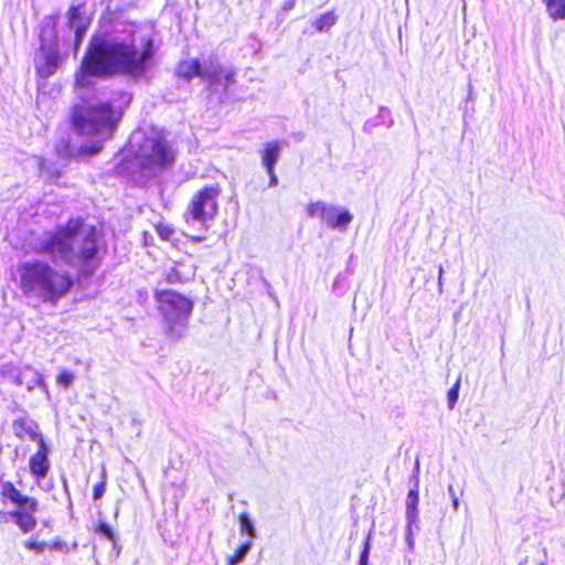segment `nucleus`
I'll list each match as a JSON object with an SVG mask.
<instances>
[{
  "label": "nucleus",
  "instance_id": "20e7f679",
  "mask_svg": "<svg viewBox=\"0 0 565 565\" xmlns=\"http://www.w3.org/2000/svg\"><path fill=\"white\" fill-rule=\"evenodd\" d=\"M120 114L107 102H93L77 108L74 113V126L81 135L94 137L98 145L84 147L83 151L95 154L100 151L102 142L111 138Z\"/></svg>",
  "mask_w": 565,
  "mask_h": 565
},
{
  "label": "nucleus",
  "instance_id": "c9c22d12",
  "mask_svg": "<svg viewBox=\"0 0 565 565\" xmlns=\"http://www.w3.org/2000/svg\"><path fill=\"white\" fill-rule=\"evenodd\" d=\"M6 516V513L0 512V521Z\"/></svg>",
  "mask_w": 565,
  "mask_h": 565
},
{
  "label": "nucleus",
  "instance_id": "cd10ccee",
  "mask_svg": "<svg viewBox=\"0 0 565 565\" xmlns=\"http://www.w3.org/2000/svg\"><path fill=\"white\" fill-rule=\"evenodd\" d=\"M369 552H370V544H369V541H366L364 543V547L360 555L359 565H367Z\"/></svg>",
  "mask_w": 565,
  "mask_h": 565
},
{
  "label": "nucleus",
  "instance_id": "7ed1b4c3",
  "mask_svg": "<svg viewBox=\"0 0 565 565\" xmlns=\"http://www.w3.org/2000/svg\"><path fill=\"white\" fill-rule=\"evenodd\" d=\"M15 281L26 298L49 303H56L73 285L67 273L40 259L20 263L15 270Z\"/></svg>",
  "mask_w": 565,
  "mask_h": 565
},
{
  "label": "nucleus",
  "instance_id": "4c0bfd02",
  "mask_svg": "<svg viewBox=\"0 0 565 565\" xmlns=\"http://www.w3.org/2000/svg\"><path fill=\"white\" fill-rule=\"evenodd\" d=\"M12 494L18 495V494H19V492H18V491H15V490H13V493H12Z\"/></svg>",
  "mask_w": 565,
  "mask_h": 565
},
{
  "label": "nucleus",
  "instance_id": "1a4fd4ad",
  "mask_svg": "<svg viewBox=\"0 0 565 565\" xmlns=\"http://www.w3.org/2000/svg\"><path fill=\"white\" fill-rule=\"evenodd\" d=\"M306 212L309 217H318L329 227L340 232L347 231L353 220V215L348 210H340L338 206L324 201L309 203Z\"/></svg>",
  "mask_w": 565,
  "mask_h": 565
},
{
  "label": "nucleus",
  "instance_id": "f257e3e1",
  "mask_svg": "<svg viewBox=\"0 0 565 565\" xmlns=\"http://www.w3.org/2000/svg\"><path fill=\"white\" fill-rule=\"evenodd\" d=\"M156 53L151 35L131 29L126 36L94 39L83 60L77 85H88L87 76L126 75L134 79L147 77Z\"/></svg>",
  "mask_w": 565,
  "mask_h": 565
},
{
  "label": "nucleus",
  "instance_id": "f8f14e48",
  "mask_svg": "<svg viewBox=\"0 0 565 565\" xmlns=\"http://www.w3.org/2000/svg\"><path fill=\"white\" fill-rule=\"evenodd\" d=\"M11 502L17 504V509L10 512V515L14 519L17 525L22 532H31L35 525L36 520L33 516L35 510V501L30 497H8Z\"/></svg>",
  "mask_w": 565,
  "mask_h": 565
},
{
  "label": "nucleus",
  "instance_id": "dca6fc26",
  "mask_svg": "<svg viewBox=\"0 0 565 565\" xmlns=\"http://www.w3.org/2000/svg\"><path fill=\"white\" fill-rule=\"evenodd\" d=\"M284 142L270 141L264 145V149L260 151L262 163L267 172H270V168H275V164L280 158V151Z\"/></svg>",
  "mask_w": 565,
  "mask_h": 565
},
{
  "label": "nucleus",
  "instance_id": "393cba45",
  "mask_svg": "<svg viewBox=\"0 0 565 565\" xmlns=\"http://www.w3.org/2000/svg\"><path fill=\"white\" fill-rule=\"evenodd\" d=\"M24 546L28 550L35 551L36 553H41L46 548V542H38L34 539H29L24 542Z\"/></svg>",
  "mask_w": 565,
  "mask_h": 565
},
{
  "label": "nucleus",
  "instance_id": "7c9ffc66",
  "mask_svg": "<svg viewBox=\"0 0 565 565\" xmlns=\"http://www.w3.org/2000/svg\"><path fill=\"white\" fill-rule=\"evenodd\" d=\"M443 275H444V269L443 267L440 266L439 267V273H438V286H439V289L441 290V287H443Z\"/></svg>",
  "mask_w": 565,
  "mask_h": 565
},
{
  "label": "nucleus",
  "instance_id": "b1692460",
  "mask_svg": "<svg viewBox=\"0 0 565 565\" xmlns=\"http://www.w3.org/2000/svg\"><path fill=\"white\" fill-rule=\"evenodd\" d=\"M459 387H460V382L457 381V383L448 391L447 399H448L449 409H452L458 401Z\"/></svg>",
  "mask_w": 565,
  "mask_h": 565
},
{
  "label": "nucleus",
  "instance_id": "58836bf2",
  "mask_svg": "<svg viewBox=\"0 0 565 565\" xmlns=\"http://www.w3.org/2000/svg\"><path fill=\"white\" fill-rule=\"evenodd\" d=\"M454 504H455V507H457V504H458L457 499L454 500Z\"/></svg>",
  "mask_w": 565,
  "mask_h": 565
},
{
  "label": "nucleus",
  "instance_id": "4be33fe9",
  "mask_svg": "<svg viewBox=\"0 0 565 565\" xmlns=\"http://www.w3.org/2000/svg\"><path fill=\"white\" fill-rule=\"evenodd\" d=\"M239 530L242 534H247L250 537L255 536L253 523L246 512L239 514Z\"/></svg>",
  "mask_w": 565,
  "mask_h": 565
},
{
  "label": "nucleus",
  "instance_id": "412c9836",
  "mask_svg": "<svg viewBox=\"0 0 565 565\" xmlns=\"http://www.w3.org/2000/svg\"><path fill=\"white\" fill-rule=\"evenodd\" d=\"M418 505V497H411V499L407 502V520H408V529L416 522L418 516L417 511Z\"/></svg>",
  "mask_w": 565,
  "mask_h": 565
},
{
  "label": "nucleus",
  "instance_id": "0eeeda50",
  "mask_svg": "<svg viewBox=\"0 0 565 565\" xmlns=\"http://www.w3.org/2000/svg\"><path fill=\"white\" fill-rule=\"evenodd\" d=\"M62 61L54 26L45 25L40 33V49L35 56L36 72L42 78H47L57 71Z\"/></svg>",
  "mask_w": 565,
  "mask_h": 565
},
{
  "label": "nucleus",
  "instance_id": "2eb2a0df",
  "mask_svg": "<svg viewBox=\"0 0 565 565\" xmlns=\"http://www.w3.org/2000/svg\"><path fill=\"white\" fill-rule=\"evenodd\" d=\"M39 450L31 456L29 465L30 470L38 477H44L49 470V447L43 438H40Z\"/></svg>",
  "mask_w": 565,
  "mask_h": 565
},
{
  "label": "nucleus",
  "instance_id": "6e6552de",
  "mask_svg": "<svg viewBox=\"0 0 565 565\" xmlns=\"http://www.w3.org/2000/svg\"><path fill=\"white\" fill-rule=\"evenodd\" d=\"M220 193L218 185L205 186L195 193L184 214L185 221L204 225L213 220L217 213Z\"/></svg>",
  "mask_w": 565,
  "mask_h": 565
},
{
  "label": "nucleus",
  "instance_id": "f704fd0d",
  "mask_svg": "<svg viewBox=\"0 0 565 565\" xmlns=\"http://www.w3.org/2000/svg\"><path fill=\"white\" fill-rule=\"evenodd\" d=\"M408 494H409V495L417 494V491H415V490H411V491L408 492Z\"/></svg>",
  "mask_w": 565,
  "mask_h": 565
},
{
  "label": "nucleus",
  "instance_id": "6ab92c4d",
  "mask_svg": "<svg viewBox=\"0 0 565 565\" xmlns=\"http://www.w3.org/2000/svg\"><path fill=\"white\" fill-rule=\"evenodd\" d=\"M250 546H252V540L250 539H248L245 542H243L242 544H239L234 550V552L231 555L227 556L226 564L227 565H236L239 562H242L243 558L245 557V555L247 554V552L249 551Z\"/></svg>",
  "mask_w": 565,
  "mask_h": 565
},
{
  "label": "nucleus",
  "instance_id": "f3484780",
  "mask_svg": "<svg viewBox=\"0 0 565 565\" xmlns=\"http://www.w3.org/2000/svg\"><path fill=\"white\" fill-rule=\"evenodd\" d=\"M202 62L196 58L184 60L179 63L177 73L180 77L192 79L201 77Z\"/></svg>",
  "mask_w": 565,
  "mask_h": 565
},
{
  "label": "nucleus",
  "instance_id": "ddd939ff",
  "mask_svg": "<svg viewBox=\"0 0 565 565\" xmlns=\"http://www.w3.org/2000/svg\"><path fill=\"white\" fill-rule=\"evenodd\" d=\"M68 26L75 32V50L81 45L90 19L81 11L79 7H72L67 12Z\"/></svg>",
  "mask_w": 565,
  "mask_h": 565
},
{
  "label": "nucleus",
  "instance_id": "2f4dec72",
  "mask_svg": "<svg viewBox=\"0 0 565 565\" xmlns=\"http://www.w3.org/2000/svg\"><path fill=\"white\" fill-rule=\"evenodd\" d=\"M104 484H98L95 487V492L94 494H102V492H104Z\"/></svg>",
  "mask_w": 565,
  "mask_h": 565
},
{
  "label": "nucleus",
  "instance_id": "39448f33",
  "mask_svg": "<svg viewBox=\"0 0 565 565\" xmlns=\"http://www.w3.org/2000/svg\"><path fill=\"white\" fill-rule=\"evenodd\" d=\"M154 299L162 316L164 334L173 341L182 339L193 310L192 300L173 290L159 289L154 291Z\"/></svg>",
  "mask_w": 565,
  "mask_h": 565
},
{
  "label": "nucleus",
  "instance_id": "5701e85b",
  "mask_svg": "<svg viewBox=\"0 0 565 565\" xmlns=\"http://www.w3.org/2000/svg\"><path fill=\"white\" fill-rule=\"evenodd\" d=\"M94 531H95L96 534L103 535V536H105L107 540H109L111 542L115 541V534H114L111 527L107 523H105L103 521L98 522L95 525V530Z\"/></svg>",
  "mask_w": 565,
  "mask_h": 565
},
{
  "label": "nucleus",
  "instance_id": "c756f323",
  "mask_svg": "<svg viewBox=\"0 0 565 565\" xmlns=\"http://www.w3.org/2000/svg\"><path fill=\"white\" fill-rule=\"evenodd\" d=\"M275 168H270V172H267L269 175V186H276L278 183V178L275 174Z\"/></svg>",
  "mask_w": 565,
  "mask_h": 565
},
{
  "label": "nucleus",
  "instance_id": "72a5a7b5",
  "mask_svg": "<svg viewBox=\"0 0 565 565\" xmlns=\"http://www.w3.org/2000/svg\"><path fill=\"white\" fill-rule=\"evenodd\" d=\"M294 6H295V0H291L288 3L285 4V9L286 10H290V9L294 8Z\"/></svg>",
  "mask_w": 565,
  "mask_h": 565
},
{
  "label": "nucleus",
  "instance_id": "a211bd4d",
  "mask_svg": "<svg viewBox=\"0 0 565 565\" xmlns=\"http://www.w3.org/2000/svg\"><path fill=\"white\" fill-rule=\"evenodd\" d=\"M338 21V17L333 11L326 12L317 18L312 25L318 32L329 31Z\"/></svg>",
  "mask_w": 565,
  "mask_h": 565
},
{
  "label": "nucleus",
  "instance_id": "c85d7f7f",
  "mask_svg": "<svg viewBox=\"0 0 565 565\" xmlns=\"http://www.w3.org/2000/svg\"><path fill=\"white\" fill-rule=\"evenodd\" d=\"M64 547V543L60 540H53L46 543V548L49 550H62Z\"/></svg>",
  "mask_w": 565,
  "mask_h": 565
},
{
  "label": "nucleus",
  "instance_id": "9b49d317",
  "mask_svg": "<svg viewBox=\"0 0 565 565\" xmlns=\"http://www.w3.org/2000/svg\"><path fill=\"white\" fill-rule=\"evenodd\" d=\"M235 71L232 67L223 66L215 55H210L202 61L201 78L211 86L227 88L235 82Z\"/></svg>",
  "mask_w": 565,
  "mask_h": 565
},
{
  "label": "nucleus",
  "instance_id": "bb28decb",
  "mask_svg": "<svg viewBox=\"0 0 565 565\" xmlns=\"http://www.w3.org/2000/svg\"><path fill=\"white\" fill-rule=\"evenodd\" d=\"M166 279L169 284H177V282L182 281L181 274L179 273L178 268H175V267H172L169 269V271L167 273Z\"/></svg>",
  "mask_w": 565,
  "mask_h": 565
},
{
  "label": "nucleus",
  "instance_id": "aec40b11",
  "mask_svg": "<svg viewBox=\"0 0 565 565\" xmlns=\"http://www.w3.org/2000/svg\"><path fill=\"white\" fill-rule=\"evenodd\" d=\"M547 11L553 20L565 18V0H547Z\"/></svg>",
  "mask_w": 565,
  "mask_h": 565
},
{
  "label": "nucleus",
  "instance_id": "a878e982",
  "mask_svg": "<svg viewBox=\"0 0 565 565\" xmlns=\"http://www.w3.org/2000/svg\"><path fill=\"white\" fill-rule=\"evenodd\" d=\"M73 380H74L73 373L64 370L57 376V384H60L64 387H68L72 384Z\"/></svg>",
  "mask_w": 565,
  "mask_h": 565
},
{
  "label": "nucleus",
  "instance_id": "423d86ee",
  "mask_svg": "<svg viewBox=\"0 0 565 565\" xmlns=\"http://www.w3.org/2000/svg\"><path fill=\"white\" fill-rule=\"evenodd\" d=\"M175 151L162 137L146 138L135 156L134 164L139 167L142 179L151 180L172 168Z\"/></svg>",
  "mask_w": 565,
  "mask_h": 565
},
{
  "label": "nucleus",
  "instance_id": "4468645a",
  "mask_svg": "<svg viewBox=\"0 0 565 565\" xmlns=\"http://www.w3.org/2000/svg\"><path fill=\"white\" fill-rule=\"evenodd\" d=\"M12 429L19 439L30 438L31 440L40 443V438H43L39 425L30 417H20L13 420Z\"/></svg>",
  "mask_w": 565,
  "mask_h": 565
},
{
  "label": "nucleus",
  "instance_id": "ea45409f",
  "mask_svg": "<svg viewBox=\"0 0 565 565\" xmlns=\"http://www.w3.org/2000/svg\"><path fill=\"white\" fill-rule=\"evenodd\" d=\"M540 565H544V564H540Z\"/></svg>",
  "mask_w": 565,
  "mask_h": 565
},
{
  "label": "nucleus",
  "instance_id": "473e14b6",
  "mask_svg": "<svg viewBox=\"0 0 565 565\" xmlns=\"http://www.w3.org/2000/svg\"><path fill=\"white\" fill-rule=\"evenodd\" d=\"M139 171H140L139 169H138V171H132V174H136V173L140 174ZM135 180L138 182L147 181L146 179H142L141 175L135 177Z\"/></svg>",
  "mask_w": 565,
  "mask_h": 565
},
{
  "label": "nucleus",
  "instance_id": "e433bc0d",
  "mask_svg": "<svg viewBox=\"0 0 565 565\" xmlns=\"http://www.w3.org/2000/svg\"><path fill=\"white\" fill-rule=\"evenodd\" d=\"M418 466H419V461L418 459L416 460V468L418 469Z\"/></svg>",
  "mask_w": 565,
  "mask_h": 565
},
{
  "label": "nucleus",
  "instance_id": "f03ea898",
  "mask_svg": "<svg viewBox=\"0 0 565 565\" xmlns=\"http://www.w3.org/2000/svg\"><path fill=\"white\" fill-rule=\"evenodd\" d=\"M35 252L77 268L84 275L94 273L100 263L98 232L81 218L70 220L65 226L45 234L36 244Z\"/></svg>",
  "mask_w": 565,
  "mask_h": 565
},
{
  "label": "nucleus",
  "instance_id": "9d476101",
  "mask_svg": "<svg viewBox=\"0 0 565 565\" xmlns=\"http://www.w3.org/2000/svg\"><path fill=\"white\" fill-rule=\"evenodd\" d=\"M0 373L4 381L18 386L25 385L29 391H32L35 386L45 387L43 376L29 365L6 363L1 366Z\"/></svg>",
  "mask_w": 565,
  "mask_h": 565
}]
</instances>
